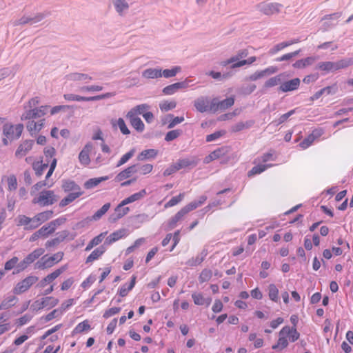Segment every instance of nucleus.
<instances>
[{"label": "nucleus", "instance_id": "1", "mask_svg": "<svg viewBox=\"0 0 353 353\" xmlns=\"http://www.w3.org/2000/svg\"><path fill=\"white\" fill-rule=\"evenodd\" d=\"M23 125L17 124L12 125L11 123H6L3 126V143L4 145H8L9 143L18 139L23 132Z\"/></svg>", "mask_w": 353, "mask_h": 353}, {"label": "nucleus", "instance_id": "2", "mask_svg": "<svg viewBox=\"0 0 353 353\" xmlns=\"http://www.w3.org/2000/svg\"><path fill=\"white\" fill-rule=\"evenodd\" d=\"M283 6L277 2L265 0L256 5V10L261 14L270 17L279 14Z\"/></svg>", "mask_w": 353, "mask_h": 353}, {"label": "nucleus", "instance_id": "3", "mask_svg": "<svg viewBox=\"0 0 353 353\" xmlns=\"http://www.w3.org/2000/svg\"><path fill=\"white\" fill-rule=\"evenodd\" d=\"M50 108V105H41L38 108H30L25 110V112L21 116V120H31L37 118H41L45 116Z\"/></svg>", "mask_w": 353, "mask_h": 353}, {"label": "nucleus", "instance_id": "4", "mask_svg": "<svg viewBox=\"0 0 353 353\" xmlns=\"http://www.w3.org/2000/svg\"><path fill=\"white\" fill-rule=\"evenodd\" d=\"M58 200L57 196L52 190H43L38 196L32 200L33 203H38L41 206H48L54 204Z\"/></svg>", "mask_w": 353, "mask_h": 353}, {"label": "nucleus", "instance_id": "5", "mask_svg": "<svg viewBox=\"0 0 353 353\" xmlns=\"http://www.w3.org/2000/svg\"><path fill=\"white\" fill-rule=\"evenodd\" d=\"M63 256V252H59L54 255L48 257L46 255L43 256L36 264V268L44 270L52 267L54 264L59 262Z\"/></svg>", "mask_w": 353, "mask_h": 353}, {"label": "nucleus", "instance_id": "6", "mask_svg": "<svg viewBox=\"0 0 353 353\" xmlns=\"http://www.w3.org/2000/svg\"><path fill=\"white\" fill-rule=\"evenodd\" d=\"M234 103L233 97H229L221 101L217 98H214L211 101L210 110L212 112H216L218 110L223 111L232 106Z\"/></svg>", "mask_w": 353, "mask_h": 353}, {"label": "nucleus", "instance_id": "7", "mask_svg": "<svg viewBox=\"0 0 353 353\" xmlns=\"http://www.w3.org/2000/svg\"><path fill=\"white\" fill-rule=\"evenodd\" d=\"M38 280L39 278L36 276H28L16 285L13 292L16 294H22L26 292Z\"/></svg>", "mask_w": 353, "mask_h": 353}, {"label": "nucleus", "instance_id": "8", "mask_svg": "<svg viewBox=\"0 0 353 353\" xmlns=\"http://www.w3.org/2000/svg\"><path fill=\"white\" fill-rule=\"evenodd\" d=\"M44 249L37 248L30 253L26 257L24 258L23 261H21L18 264V268L19 270H25L29 265L32 263L36 259L41 256L44 253Z\"/></svg>", "mask_w": 353, "mask_h": 353}, {"label": "nucleus", "instance_id": "9", "mask_svg": "<svg viewBox=\"0 0 353 353\" xmlns=\"http://www.w3.org/2000/svg\"><path fill=\"white\" fill-rule=\"evenodd\" d=\"M33 140H25L21 143L15 151L14 156L17 159L24 157L33 148Z\"/></svg>", "mask_w": 353, "mask_h": 353}, {"label": "nucleus", "instance_id": "10", "mask_svg": "<svg viewBox=\"0 0 353 353\" xmlns=\"http://www.w3.org/2000/svg\"><path fill=\"white\" fill-rule=\"evenodd\" d=\"M92 148V144L91 143H88L80 152L79 154V160L82 165H88L90 163V153Z\"/></svg>", "mask_w": 353, "mask_h": 353}, {"label": "nucleus", "instance_id": "11", "mask_svg": "<svg viewBox=\"0 0 353 353\" xmlns=\"http://www.w3.org/2000/svg\"><path fill=\"white\" fill-rule=\"evenodd\" d=\"M126 117L130 120L132 127L139 132H143L144 130V124L139 117H136L134 111H129Z\"/></svg>", "mask_w": 353, "mask_h": 353}, {"label": "nucleus", "instance_id": "12", "mask_svg": "<svg viewBox=\"0 0 353 353\" xmlns=\"http://www.w3.org/2000/svg\"><path fill=\"white\" fill-rule=\"evenodd\" d=\"M300 79L299 78H294L291 80L282 83L279 86V90L287 92L294 91L299 87Z\"/></svg>", "mask_w": 353, "mask_h": 353}, {"label": "nucleus", "instance_id": "13", "mask_svg": "<svg viewBox=\"0 0 353 353\" xmlns=\"http://www.w3.org/2000/svg\"><path fill=\"white\" fill-rule=\"evenodd\" d=\"M210 103L206 97H201L194 101V105L197 111L205 112L210 110Z\"/></svg>", "mask_w": 353, "mask_h": 353}, {"label": "nucleus", "instance_id": "14", "mask_svg": "<svg viewBox=\"0 0 353 353\" xmlns=\"http://www.w3.org/2000/svg\"><path fill=\"white\" fill-rule=\"evenodd\" d=\"M277 70L278 69L276 67L270 66L265 70L255 72L250 76L249 79L251 81H256L257 79H261L264 77L274 74Z\"/></svg>", "mask_w": 353, "mask_h": 353}, {"label": "nucleus", "instance_id": "15", "mask_svg": "<svg viewBox=\"0 0 353 353\" xmlns=\"http://www.w3.org/2000/svg\"><path fill=\"white\" fill-rule=\"evenodd\" d=\"M137 165H132L131 166L128 167L123 171L120 172L114 178V181L116 182H120L130 178L132 174L137 172Z\"/></svg>", "mask_w": 353, "mask_h": 353}, {"label": "nucleus", "instance_id": "16", "mask_svg": "<svg viewBox=\"0 0 353 353\" xmlns=\"http://www.w3.org/2000/svg\"><path fill=\"white\" fill-rule=\"evenodd\" d=\"M279 335H285L288 336L291 342L296 341L299 338V333L295 327H290L289 326L283 327L279 332Z\"/></svg>", "mask_w": 353, "mask_h": 353}, {"label": "nucleus", "instance_id": "17", "mask_svg": "<svg viewBox=\"0 0 353 353\" xmlns=\"http://www.w3.org/2000/svg\"><path fill=\"white\" fill-rule=\"evenodd\" d=\"M69 235V232L68 230H63L57 233V237L48 241L45 245L46 248H50L51 247H54L58 245L61 242H62L65 239H66Z\"/></svg>", "mask_w": 353, "mask_h": 353}, {"label": "nucleus", "instance_id": "18", "mask_svg": "<svg viewBox=\"0 0 353 353\" xmlns=\"http://www.w3.org/2000/svg\"><path fill=\"white\" fill-rule=\"evenodd\" d=\"M45 17V15L43 14H38L35 15L34 17H22L19 20L16 21L14 24L15 26L17 25H23L26 23H36L39 21H41L43 18Z\"/></svg>", "mask_w": 353, "mask_h": 353}, {"label": "nucleus", "instance_id": "19", "mask_svg": "<svg viewBox=\"0 0 353 353\" xmlns=\"http://www.w3.org/2000/svg\"><path fill=\"white\" fill-rule=\"evenodd\" d=\"M188 83L185 81L177 82L165 87L163 93L165 95H172L179 89L186 88Z\"/></svg>", "mask_w": 353, "mask_h": 353}, {"label": "nucleus", "instance_id": "20", "mask_svg": "<svg viewBox=\"0 0 353 353\" xmlns=\"http://www.w3.org/2000/svg\"><path fill=\"white\" fill-rule=\"evenodd\" d=\"M110 208V203H107L104 204L99 210H98L93 214V216L91 218H87L86 221L87 220H89V221H91V220L98 221V220H99L108 211ZM85 221V220L79 223L78 225H81V226H83L84 225L83 223H84Z\"/></svg>", "mask_w": 353, "mask_h": 353}, {"label": "nucleus", "instance_id": "21", "mask_svg": "<svg viewBox=\"0 0 353 353\" xmlns=\"http://www.w3.org/2000/svg\"><path fill=\"white\" fill-rule=\"evenodd\" d=\"M111 3L120 16H123L129 8V4L125 0H111Z\"/></svg>", "mask_w": 353, "mask_h": 353}, {"label": "nucleus", "instance_id": "22", "mask_svg": "<svg viewBox=\"0 0 353 353\" xmlns=\"http://www.w3.org/2000/svg\"><path fill=\"white\" fill-rule=\"evenodd\" d=\"M45 119H41L38 121H34L33 119L30 120L27 125V130L32 134L33 133H37L39 132L44 125Z\"/></svg>", "mask_w": 353, "mask_h": 353}, {"label": "nucleus", "instance_id": "23", "mask_svg": "<svg viewBox=\"0 0 353 353\" xmlns=\"http://www.w3.org/2000/svg\"><path fill=\"white\" fill-rule=\"evenodd\" d=\"M142 77L145 79H158L161 77V68H148L142 72Z\"/></svg>", "mask_w": 353, "mask_h": 353}, {"label": "nucleus", "instance_id": "24", "mask_svg": "<svg viewBox=\"0 0 353 353\" xmlns=\"http://www.w3.org/2000/svg\"><path fill=\"white\" fill-rule=\"evenodd\" d=\"M158 154V150L154 149L144 150L137 156L138 161H145L148 159H154Z\"/></svg>", "mask_w": 353, "mask_h": 353}, {"label": "nucleus", "instance_id": "25", "mask_svg": "<svg viewBox=\"0 0 353 353\" xmlns=\"http://www.w3.org/2000/svg\"><path fill=\"white\" fill-rule=\"evenodd\" d=\"M316 69L323 71L325 73L336 72L334 61L319 62L316 65Z\"/></svg>", "mask_w": 353, "mask_h": 353}, {"label": "nucleus", "instance_id": "26", "mask_svg": "<svg viewBox=\"0 0 353 353\" xmlns=\"http://www.w3.org/2000/svg\"><path fill=\"white\" fill-rule=\"evenodd\" d=\"M254 124V120H248L246 121H239L232 126L231 130L233 132H240L245 129L251 128Z\"/></svg>", "mask_w": 353, "mask_h": 353}, {"label": "nucleus", "instance_id": "27", "mask_svg": "<svg viewBox=\"0 0 353 353\" xmlns=\"http://www.w3.org/2000/svg\"><path fill=\"white\" fill-rule=\"evenodd\" d=\"M105 252V248L101 245L95 250L86 258L85 263H90L95 260H97L104 252Z\"/></svg>", "mask_w": 353, "mask_h": 353}, {"label": "nucleus", "instance_id": "28", "mask_svg": "<svg viewBox=\"0 0 353 353\" xmlns=\"http://www.w3.org/2000/svg\"><path fill=\"white\" fill-rule=\"evenodd\" d=\"M146 191L145 189L141 190L140 192L134 193L131 196L125 198L122 201V205H127L134 201H139L143 198L146 195Z\"/></svg>", "mask_w": 353, "mask_h": 353}, {"label": "nucleus", "instance_id": "29", "mask_svg": "<svg viewBox=\"0 0 353 353\" xmlns=\"http://www.w3.org/2000/svg\"><path fill=\"white\" fill-rule=\"evenodd\" d=\"M336 90V88L335 86H327L325 88H322L321 90H319L316 93H314L311 97L310 100L312 101H314V100H316L319 99L323 94H332L334 93Z\"/></svg>", "mask_w": 353, "mask_h": 353}, {"label": "nucleus", "instance_id": "30", "mask_svg": "<svg viewBox=\"0 0 353 353\" xmlns=\"http://www.w3.org/2000/svg\"><path fill=\"white\" fill-rule=\"evenodd\" d=\"M68 79L72 81H89L92 77L87 74L74 72L68 75Z\"/></svg>", "mask_w": 353, "mask_h": 353}, {"label": "nucleus", "instance_id": "31", "mask_svg": "<svg viewBox=\"0 0 353 353\" xmlns=\"http://www.w3.org/2000/svg\"><path fill=\"white\" fill-rule=\"evenodd\" d=\"M179 170H181L182 168H188V167H194L197 164V161L194 158H187V159H179L176 162Z\"/></svg>", "mask_w": 353, "mask_h": 353}, {"label": "nucleus", "instance_id": "32", "mask_svg": "<svg viewBox=\"0 0 353 353\" xmlns=\"http://www.w3.org/2000/svg\"><path fill=\"white\" fill-rule=\"evenodd\" d=\"M125 205H122V201L115 208V216L112 217V221H115L125 214L128 213L130 211V208L128 207H124ZM112 219V217L110 218Z\"/></svg>", "mask_w": 353, "mask_h": 353}, {"label": "nucleus", "instance_id": "33", "mask_svg": "<svg viewBox=\"0 0 353 353\" xmlns=\"http://www.w3.org/2000/svg\"><path fill=\"white\" fill-rule=\"evenodd\" d=\"M108 179H109L108 176H101L99 178H92V179L88 180L84 183V187L86 189H92V188L97 186L101 182L105 181Z\"/></svg>", "mask_w": 353, "mask_h": 353}, {"label": "nucleus", "instance_id": "34", "mask_svg": "<svg viewBox=\"0 0 353 353\" xmlns=\"http://www.w3.org/2000/svg\"><path fill=\"white\" fill-rule=\"evenodd\" d=\"M83 194L81 191L74 192L72 193H70L66 197L63 199L59 203V205L61 207H64L73 201H74L77 198L79 197Z\"/></svg>", "mask_w": 353, "mask_h": 353}, {"label": "nucleus", "instance_id": "35", "mask_svg": "<svg viewBox=\"0 0 353 353\" xmlns=\"http://www.w3.org/2000/svg\"><path fill=\"white\" fill-rule=\"evenodd\" d=\"M353 65V58H345L334 62L336 71Z\"/></svg>", "mask_w": 353, "mask_h": 353}, {"label": "nucleus", "instance_id": "36", "mask_svg": "<svg viewBox=\"0 0 353 353\" xmlns=\"http://www.w3.org/2000/svg\"><path fill=\"white\" fill-rule=\"evenodd\" d=\"M192 297L194 304L197 305H203L206 304L208 306L211 303V299H205L200 293H194L192 294Z\"/></svg>", "mask_w": 353, "mask_h": 353}, {"label": "nucleus", "instance_id": "37", "mask_svg": "<svg viewBox=\"0 0 353 353\" xmlns=\"http://www.w3.org/2000/svg\"><path fill=\"white\" fill-rule=\"evenodd\" d=\"M207 256V252L205 250H203L198 256L195 258H192L189 259L187 262V264L190 266H196L200 265Z\"/></svg>", "mask_w": 353, "mask_h": 353}, {"label": "nucleus", "instance_id": "38", "mask_svg": "<svg viewBox=\"0 0 353 353\" xmlns=\"http://www.w3.org/2000/svg\"><path fill=\"white\" fill-rule=\"evenodd\" d=\"M181 71V68L180 66H174L171 69H165L163 70L161 69V77L171 78L175 77Z\"/></svg>", "mask_w": 353, "mask_h": 353}, {"label": "nucleus", "instance_id": "39", "mask_svg": "<svg viewBox=\"0 0 353 353\" xmlns=\"http://www.w3.org/2000/svg\"><path fill=\"white\" fill-rule=\"evenodd\" d=\"M136 279H137L136 276H132L131 282L128 285V286L127 287L126 284H125L121 288L119 294L121 297H124V296H127L128 292L134 288L135 283H136Z\"/></svg>", "mask_w": 353, "mask_h": 353}, {"label": "nucleus", "instance_id": "40", "mask_svg": "<svg viewBox=\"0 0 353 353\" xmlns=\"http://www.w3.org/2000/svg\"><path fill=\"white\" fill-rule=\"evenodd\" d=\"M53 214V212L52 210H47L40 213H38L35 215L36 219H37L39 223L41 225L43 223L49 220Z\"/></svg>", "mask_w": 353, "mask_h": 353}, {"label": "nucleus", "instance_id": "41", "mask_svg": "<svg viewBox=\"0 0 353 353\" xmlns=\"http://www.w3.org/2000/svg\"><path fill=\"white\" fill-rule=\"evenodd\" d=\"M48 167V163H42L41 161H37L32 163V168L35 171V174L40 176L43 174L44 170Z\"/></svg>", "mask_w": 353, "mask_h": 353}, {"label": "nucleus", "instance_id": "42", "mask_svg": "<svg viewBox=\"0 0 353 353\" xmlns=\"http://www.w3.org/2000/svg\"><path fill=\"white\" fill-rule=\"evenodd\" d=\"M63 98L69 101H90V97H81L74 94H65Z\"/></svg>", "mask_w": 353, "mask_h": 353}, {"label": "nucleus", "instance_id": "43", "mask_svg": "<svg viewBox=\"0 0 353 353\" xmlns=\"http://www.w3.org/2000/svg\"><path fill=\"white\" fill-rule=\"evenodd\" d=\"M65 221H66L65 218L61 217V218L57 219L50 222L47 225L49 228V232L53 233L56 230L58 226L63 224L65 222Z\"/></svg>", "mask_w": 353, "mask_h": 353}, {"label": "nucleus", "instance_id": "44", "mask_svg": "<svg viewBox=\"0 0 353 353\" xmlns=\"http://www.w3.org/2000/svg\"><path fill=\"white\" fill-rule=\"evenodd\" d=\"M186 214L183 210L181 208L170 220L169 222V226L171 228L175 227L176 223L181 221L184 216Z\"/></svg>", "mask_w": 353, "mask_h": 353}, {"label": "nucleus", "instance_id": "45", "mask_svg": "<svg viewBox=\"0 0 353 353\" xmlns=\"http://www.w3.org/2000/svg\"><path fill=\"white\" fill-rule=\"evenodd\" d=\"M112 124L113 126H116L117 125L119 128L121 132L123 134H129L130 130L125 125L124 120L122 118H119L117 121H112Z\"/></svg>", "mask_w": 353, "mask_h": 353}, {"label": "nucleus", "instance_id": "46", "mask_svg": "<svg viewBox=\"0 0 353 353\" xmlns=\"http://www.w3.org/2000/svg\"><path fill=\"white\" fill-rule=\"evenodd\" d=\"M62 187L65 192H77L81 190L80 187L72 181H65Z\"/></svg>", "mask_w": 353, "mask_h": 353}, {"label": "nucleus", "instance_id": "47", "mask_svg": "<svg viewBox=\"0 0 353 353\" xmlns=\"http://www.w3.org/2000/svg\"><path fill=\"white\" fill-rule=\"evenodd\" d=\"M268 291L270 299L274 302H277L279 300V290L276 285L274 284H270L268 286Z\"/></svg>", "mask_w": 353, "mask_h": 353}, {"label": "nucleus", "instance_id": "48", "mask_svg": "<svg viewBox=\"0 0 353 353\" xmlns=\"http://www.w3.org/2000/svg\"><path fill=\"white\" fill-rule=\"evenodd\" d=\"M212 276V270L205 268L203 269L199 277V281L200 283H205L210 280V279Z\"/></svg>", "mask_w": 353, "mask_h": 353}, {"label": "nucleus", "instance_id": "49", "mask_svg": "<svg viewBox=\"0 0 353 353\" xmlns=\"http://www.w3.org/2000/svg\"><path fill=\"white\" fill-rule=\"evenodd\" d=\"M125 235V230H119L112 233L107 239L109 243H112L121 239Z\"/></svg>", "mask_w": 353, "mask_h": 353}, {"label": "nucleus", "instance_id": "50", "mask_svg": "<svg viewBox=\"0 0 353 353\" xmlns=\"http://www.w3.org/2000/svg\"><path fill=\"white\" fill-rule=\"evenodd\" d=\"M285 336H286L285 335H279V339L278 340V342L276 344H275L272 346V349H274V350L279 349L281 350L285 348L288 345V340L286 339Z\"/></svg>", "mask_w": 353, "mask_h": 353}, {"label": "nucleus", "instance_id": "51", "mask_svg": "<svg viewBox=\"0 0 353 353\" xmlns=\"http://www.w3.org/2000/svg\"><path fill=\"white\" fill-rule=\"evenodd\" d=\"M176 105V103L174 101H163L159 104V108L163 112H168L174 109Z\"/></svg>", "mask_w": 353, "mask_h": 353}, {"label": "nucleus", "instance_id": "52", "mask_svg": "<svg viewBox=\"0 0 353 353\" xmlns=\"http://www.w3.org/2000/svg\"><path fill=\"white\" fill-rule=\"evenodd\" d=\"M15 296H10L4 299L0 304V310H7L14 305Z\"/></svg>", "mask_w": 353, "mask_h": 353}, {"label": "nucleus", "instance_id": "53", "mask_svg": "<svg viewBox=\"0 0 353 353\" xmlns=\"http://www.w3.org/2000/svg\"><path fill=\"white\" fill-rule=\"evenodd\" d=\"M42 302H43L44 307H52L57 305L59 303V300L52 296H47L41 299Z\"/></svg>", "mask_w": 353, "mask_h": 353}, {"label": "nucleus", "instance_id": "54", "mask_svg": "<svg viewBox=\"0 0 353 353\" xmlns=\"http://www.w3.org/2000/svg\"><path fill=\"white\" fill-rule=\"evenodd\" d=\"M281 75H277V76L273 77L268 79L264 83V87L267 88L274 87V86L277 85L279 83H281Z\"/></svg>", "mask_w": 353, "mask_h": 353}, {"label": "nucleus", "instance_id": "55", "mask_svg": "<svg viewBox=\"0 0 353 353\" xmlns=\"http://www.w3.org/2000/svg\"><path fill=\"white\" fill-rule=\"evenodd\" d=\"M228 152L227 148H219L210 153V158L217 159L223 157Z\"/></svg>", "mask_w": 353, "mask_h": 353}, {"label": "nucleus", "instance_id": "56", "mask_svg": "<svg viewBox=\"0 0 353 353\" xmlns=\"http://www.w3.org/2000/svg\"><path fill=\"white\" fill-rule=\"evenodd\" d=\"M90 329V325H89L88 321H84L80 323H79L76 327L74 329L72 333L73 334L83 332V331L88 330Z\"/></svg>", "mask_w": 353, "mask_h": 353}, {"label": "nucleus", "instance_id": "57", "mask_svg": "<svg viewBox=\"0 0 353 353\" xmlns=\"http://www.w3.org/2000/svg\"><path fill=\"white\" fill-rule=\"evenodd\" d=\"M184 196V193H180L178 196L172 197L168 203L165 204V208H168L178 204L183 200Z\"/></svg>", "mask_w": 353, "mask_h": 353}, {"label": "nucleus", "instance_id": "58", "mask_svg": "<svg viewBox=\"0 0 353 353\" xmlns=\"http://www.w3.org/2000/svg\"><path fill=\"white\" fill-rule=\"evenodd\" d=\"M135 152V149H132L130 151L125 154L121 157L120 160L118 161L117 164V167H120L122 165L125 164L130 159H131Z\"/></svg>", "mask_w": 353, "mask_h": 353}, {"label": "nucleus", "instance_id": "59", "mask_svg": "<svg viewBox=\"0 0 353 353\" xmlns=\"http://www.w3.org/2000/svg\"><path fill=\"white\" fill-rule=\"evenodd\" d=\"M294 42H282L277 45H276L274 48L270 50L269 53L270 54H274L279 51L281 50L282 49L285 48V47H288L290 46L291 44L294 43Z\"/></svg>", "mask_w": 353, "mask_h": 353}, {"label": "nucleus", "instance_id": "60", "mask_svg": "<svg viewBox=\"0 0 353 353\" xmlns=\"http://www.w3.org/2000/svg\"><path fill=\"white\" fill-rule=\"evenodd\" d=\"M72 106L68 105H56L52 107V108H50V112L51 115H54L56 114H58L60 112H65L68 110H69Z\"/></svg>", "mask_w": 353, "mask_h": 353}, {"label": "nucleus", "instance_id": "61", "mask_svg": "<svg viewBox=\"0 0 353 353\" xmlns=\"http://www.w3.org/2000/svg\"><path fill=\"white\" fill-rule=\"evenodd\" d=\"M181 130H174L169 131L165 134V140L166 141H173V140L176 139V138H178L181 135Z\"/></svg>", "mask_w": 353, "mask_h": 353}, {"label": "nucleus", "instance_id": "62", "mask_svg": "<svg viewBox=\"0 0 353 353\" xmlns=\"http://www.w3.org/2000/svg\"><path fill=\"white\" fill-rule=\"evenodd\" d=\"M8 188L10 191L15 190L17 188V180L15 175L12 174L8 177Z\"/></svg>", "mask_w": 353, "mask_h": 353}, {"label": "nucleus", "instance_id": "63", "mask_svg": "<svg viewBox=\"0 0 353 353\" xmlns=\"http://www.w3.org/2000/svg\"><path fill=\"white\" fill-rule=\"evenodd\" d=\"M267 169V166H263V165H257L253 167L251 170H250L248 173V176H252L255 174H261L264 172Z\"/></svg>", "mask_w": 353, "mask_h": 353}, {"label": "nucleus", "instance_id": "64", "mask_svg": "<svg viewBox=\"0 0 353 353\" xmlns=\"http://www.w3.org/2000/svg\"><path fill=\"white\" fill-rule=\"evenodd\" d=\"M274 150H270L268 152L264 153L259 159V161L265 163L269 161H275L276 156Z\"/></svg>", "mask_w": 353, "mask_h": 353}]
</instances>
